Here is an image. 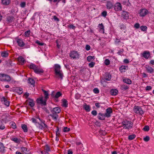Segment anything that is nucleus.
<instances>
[{"instance_id":"nucleus-27","label":"nucleus","mask_w":154,"mask_h":154,"mask_svg":"<svg viewBox=\"0 0 154 154\" xmlns=\"http://www.w3.org/2000/svg\"><path fill=\"white\" fill-rule=\"evenodd\" d=\"M62 95V94L61 93V92L60 91L57 92L55 95L54 96V97L56 98V99L55 100L56 101V102H57L58 101L57 99L61 96Z\"/></svg>"},{"instance_id":"nucleus-14","label":"nucleus","mask_w":154,"mask_h":154,"mask_svg":"<svg viewBox=\"0 0 154 154\" xmlns=\"http://www.w3.org/2000/svg\"><path fill=\"white\" fill-rule=\"evenodd\" d=\"M150 54V52L148 51H145L143 54V57L146 59H148L149 57Z\"/></svg>"},{"instance_id":"nucleus-7","label":"nucleus","mask_w":154,"mask_h":154,"mask_svg":"<svg viewBox=\"0 0 154 154\" xmlns=\"http://www.w3.org/2000/svg\"><path fill=\"white\" fill-rule=\"evenodd\" d=\"M149 13L148 11L146 9H141L139 11V14L140 16L144 17Z\"/></svg>"},{"instance_id":"nucleus-31","label":"nucleus","mask_w":154,"mask_h":154,"mask_svg":"<svg viewBox=\"0 0 154 154\" xmlns=\"http://www.w3.org/2000/svg\"><path fill=\"white\" fill-rule=\"evenodd\" d=\"M28 81L29 83L32 85H34L35 81L33 79L31 78H29L28 79Z\"/></svg>"},{"instance_id":"nucleus-21","label":"nucleus","mask_w":154,"mask_h":154,"mask_svg":"<svg viewBox=\"0 0 154 154\" xmlns=\"http://www.w3.org/2000/svg\"><path fill=\"white\" fill-rule=\"evenodd\" d=\"M38 66H37L34 64L31 63L30 64L29 66V68L30 69H33L34 70V72L35 71V70L38 68Z\"/></svg>"},{"instance_id":"nucleus-55","label":"nucleus","mask_w":154,"mask_h":154,"mask_svg":"<svg viewBox=\"0 0 154 154\" xmlns=\"http://www.w3.org/2000/svg\"><path fill=\"white\" fill-rule=\"evenodd\" d=\"M45 150L46 152H48V151H50V148L49 146L47 145H46L45 147Z\"/></svg>"},{"instance_id":"nucleus-60","label":"nucleus","mask_w":154,"mask_h":154,"mask_svg":"<svg viewBox=\"0 0 154 154\" xmlns=\"http://www.w3.org/2000/svg\"><path fill=\"white\" fill-rule=\"evenodd\" d=\"M105 63L106 65H109L110 63V61L109 60L106 59L105 60Z\"/></svg>"},{"instance_id":"nucleus-59","label":"nucleus","mask_w":154,"mask_h":154,"mask_svg":"<svg viewBox=\"0 0 154 154\" xmlns=\"http://www.w3.org/2000/svg\"><path fill=\"white\" fill-rule=\"evenodd\" d=\"M95 64V63L91 62L88 65L90 67H93L94 66Z\"/></svg>"},{"instance_id":"nucleus-62","label":"nucleus","mask_w":154,"mask_h":154,"mask_svg":"<svg viewBox=\"0 0 154 154\" xmlns=\"http://www.w3.org/2000/svg\"><path fill=\"white\" fill-rule=\"evenodd\" d=\"M91 114L94 116H96L97 115V112L96 110H93L91 112Z\"/></svg>"},{"instance_id":"nucleus-3","label":"nucleus","mask_w":154,"mask_h":154,"mask_svg":"<svg viewBox=\"0 0 154 154\" xmlns=\"http://www.w3.org/2000/svg\"><path fill=\"white\" fill-rule=\"evenodd\" d=\"M134 112L137 114L142 115L144 112L141 108L140 106H135L133 109Z\"/></svg>"},{"instance_id":"nucleus-1","label":"nucleus","mask_w":154,"mask_h":154,"mask_svg":"<svg viewBox=\"0 0 154 154\" xmlns=\"http://www.w3.org/2000/svg\"><path fill=\"white\" fill-rule=\"evenodd\" d=\"M122 124L124 126L123 128L129 129L132 128L133 123L131 121L126 120L122 122Z\"/></svg>"},{"instance_id":"nucleus-58","label":"nucleus","mask_w":154,"mask_h":154,"mask_svg":"<svg viewBox=\"0 0 154 154\" xmlns=\"http://www.w3.org/2000/svg\"><path fill=\"white\" fill-rule=\"evenodd\" d=\"M30 33V31L29 30H27L25 32V35L26 37H27L29 35Z\"/></svg>"},{"instance_id":"nucleus-57","label":"nucleus","mask_w":154,"mask_h":154,"mask_svg":"<svg viewBox=\"0 0 154 154\" xmlns=\"http://www.w3.org/2000/svg\"><path fill=\"white\" fill-rule=\"evenodd\" d=\"M35 43L41 46L43 45L44 44V43L40 42L38 40L36 41L35 42Z\"/></svg>"},{"instance_id":"nucleus-54","label":"nucleus","mask_w":154,"mask_h":154,"mask_svg":"<svg viewBox=\"0 0 154 154\" xmlns=\"http://www.w3.org/2000/svg\"><path fill=\"white\" fill-rule=\"evenodd\" d=\"M99 27L100 29V30H102V31H103V33H104V26H103V25L102 23H101L100 24H99Z\"/></svg>"},{"instance_id":"nucleus-35","label":"nucleus","mask_w":154,"mask_h":154,"mask_svg":"<svg viewBox=\"0 0 154 154\" xmlns=\"http://www.w3.org/2000/svg\"><path fill=\"white\" fill-rule=\"evenodd\" d=\"M8 52L4 51L3 52H2L1 53V56L2 57H6L8 56Z\"/></svg>"},{"instance_id":"nucleus-18","label":"nucleus","mask_w":154,"mask_h":154,"mask_svg":"<svg viewBox=\"0 0 154 154\" xmlns=\"http://www.w3.org/2000/svg\"><path fill=\"white\" fill-rule=\"evenodd\" d=\"M60 109L58 107L54 108L53 109L51 110V112H54L57 114L60 112Z\"/></svg>"},{"instance_id":"nucleus-13","label":"nucleus","mask_w":154,"mask_h":154,"mask_svg":"<svg viewBox=\"0 0 154 154\" xmlns=\"http://www.w3.org/2000/svg\"><path fill=\"white\" fill-rule=\"evenodd\" d=\"M54 69L55 73L62 71L60 70L61 67L58 64H55L54 65Z\"/></svg>"},{"instance_id":"nucleus-41","label":"nucleus","mask_w":154,"mask_h":154,"mask_svg":"<svg viewBox=\"0 0 154 154\" xmlns=\"http://www.w3.org/2000/svg\"><path fill=\"white\" fill-rule=\"evenodd\" d=\"M135 137V135L134 134H132L129 136L128 139L130 140H132L134 139Z\"/></svg>"},{"instance_id":"nucleus-64","label":"nucleus","mask_w":154,"mask_h":154,"mask_svg":"<svg viewBox=\"0 0 154 154\" xmlns=\"http://www.w3.org/2000/svg\"><path fill=\"white\" fill-rule=\"evenodd\" d=\"M90 45H87L85 46V49L87 51H88L90 49Z\"/></svg>"},{"instance_id":"nucleus-46","label":"nucleus","mask_w":154,"mask_h":154,"mask_svg":"<svg viewBox=\"0 0 154 154\" xmlns=\"http://www.w3.org/2000/svg\"><path fill=\"white\" fill-rule=\"evenodd\" d=\"M140 28L142 31H145L146 30L147 27L146 26H141Z\"/></svg>"},{"instance_id":"nucleus-6","label":"nucleus","mask_w":154,"mask_h":154,"mask_svg":"<svg viewBox=\"0 0 154 154\" xmlns=\"http://www.w3.org/2000/svg\"><path fill=\"white\" fill-rule=\"evenodd\" d=\"M113 7L114 10L116 11H121L122 10V5L119 2L116 3Z\"/></svg>"},{"instance_id":"nucleus-28","label":"nucleus","mask_w":154,"mask_h":154,"mask_svg":"<svg viewBox=\"0 0 154 154\" xmlns=\"http://www.w3.org/2000/svg\"><path fill=\"white\" fill-rule=\"evenodd\" d=\"M123 82L128 84H131L132 82L131 79L126 78L123 79Z\"/></svg>"},{"instance_id":"nucleus-24","label":"nucleus","mask_w":154,"mask_h":154,"mask_svg":"<svg viewBox=\"0 0 154 154\" xmlns=\"http://www.w3.org/2000/svg\"><path fill=\"white\" fill-rule=\"evenodd\" d=\"M62 106L65 107H67L68 105V103L67 100L65 99H63L62 100Z\"/></svg>"},{"instance_id":"nucleus-56","label":"nucleus","mask_w":154,"mask_h":154,"mask_svg":"<svg viewBox=\"0 0 154 154\" xmlns=\"http://www.w3.org/2000/svg\"><path fill=\"white\" fill-rule=\"evenodd\" d=\"M93 91L95 94H98L99 92V91L97 88H95L93 89Z\"/></svg>"},{"instance_id":"nucleus-39","label":"nucleus","mask_w":154,"mask_h":154,"mask_svg":"<svg viewBox=\"0 0 154 154\" xmlns=\"http://www.w3.org/2000/svg\"><path fill=\"white\" fill-rule=\"evenodd\" d=\"M121 88H122V89L123 90H126L128 89L129 88L128 86L125 85H122L121 86Z\"/></svg>"},{"instance_id":"nucleus-48","label":"nucleus","mask_w":154,"mask_h":154,"mask_svg":"<svg viewBox=\"0 0 154 154\" xmlns=\"http://www.w3.org/2000/svg\"><path fill=\"white\" fill-rule=\"evenodd\" d=\"M38 125L39 128L40 129L42 130L44 129V126L42 125L41 124H40L39 123H38Z\"/></svg>"},{"instance_id":"nucleus-36","label":"nucleus","mask_w":154,"mask_h":154,"mask_svg":"<svg viewBox=\"0 0 154 154\" xmlns=\"http://www.w3.org/2000/svg\"><path fill=\"white\" fill-rule=\"evenodd\" d=\"M126 69V67L124 66H122L119 68V70L121 72H125Z\"/></svg>"},{"instance_id":"nucleus-4","label":"nucleus","mask_w":154,"mask_h":154,"mask_svg":"<svg viewBox=\"0 0 154 154\" xmlns=\"http://www.w3.org/2000/svg\"><path fill=\"white\" fill-rule=\"evenodd\" d=\"M70 57L73 59H76L79 58V54L77 51H73L70 52Z\"/></svg>"},{"instance_id":"nucleus-38","label":"nucleus","mask_w":154,"mask_h":154,"mask_svg":"<svg viewBox=\"0 0 154 154\" xmlns=\"http://www.w3.org/2000/svg\"><path fill=\"white\" fill-rule=\"evenodd\" d=\"M14 17L12 16H9L7 17V20L10 23H11L13 20Z\"/></svg>"},{"instance_id":"nucleus-33","label":"nucleus","mask_w":154,"mask_h":154,"mask_svg":"<svg viewBox=\"0 0 154 154\" xmlns=\"http://www.w3.org/2000/svg\"><path fill=\"white\" fill-rule=\"evenodd\" d=\"M42 91L44 93L45 98V99L47 100V99L49 98L48 91L43 89L42 90Z\"/></svg>"},{"instance_id":"nucleus-8","label":"nucleus","mask_w":154,"mask_h":154,"mask_svg":"<svg viewBox=\"0 0 154 154\" xmlns=\"http://www.w3.org/2000/svg\"><path fill=\"white\" fill-rule=\"evenodd\" d=\"M112 112V110L111 108H108L106 110V112L105 115L107 118H109L111 116V114Z\"/></svg>"},{"instance_id":"nucleus-26","label":"nucleus","mask_w":154,"mask_h":154,"mask_svg":"<svg viewBox=\"0 0 154 154\" xmlns=\"http://www.w3.org/2000/svg\"><path fill=\"white\" fill-rule=\"evenodd\" d=\"M118 93V91L116 89H112L110 91V93L112 95H116Z\"/></svg>"},{"instance_id":"nucleus-17","label":"nucleus","mask_w":154,"mask_h":154,"mask_svg":"<svg viewBox=\"0 0 154 154\" xmlns=\"http://www.w3.org/2000/svg\"><path fill=\"white\" fill-rule=\"evenodd\" d=\"M106 116L105 114L102 113H99L98 116H97V117L98 119L101 120H103L105 119V118Z\"/></svg>"},{"instance_id":"nucleus-16","label":"nucleus","mask_w":154,"mask_h":154,"mask_svg":"<svg viewBox=\"0 0 154 154\" xmlns=\"http://www.w3.org/2000/svg\"><path fill=\"white\" fill-rule=\"evenodd\" d=\"M34 72L36 73L40 74L43 73L44 72V71L42 69L40 68L38 66V68L35 70Z\"/></svg>"},{"instance_id":"nucleus-45","label":"nucleus","mask_w":154,"mask_h":154,"mask_svg":"<svg viewBox=\"0 0 154 154\" xmlns=\"http://www.w3.org/2000/svg\"><path fill=\"white\" fill-rule=\"evenodd\" d=\"M29 105L32 107H33L35 105L33 101L32 100L31 101H29Z\"/></svg>"},{"instance_id":"nucleus-10","label":"nucleus","mask_w":154,"mask_h":154,"mask_svg":"<svg viewBox=\"0 0 154 154\" xmlns=\"http://www.w3.org/2000/svg\"><path fill=\"white\" fill-rule=\"evenodd\" d=\"M129 13L125 11H123L122 13L121 17L124 19H127L129 17Z\"/></svg>"},{"instance_id":"nucleus-9","label":"nucleus","mask_w":154,"mask_h":154,"mask_svg":"<svg viewBox=\"0 0 154 154\" xmlns=\"http://www.w3.org/2000/svg\"><path fill=\"white\" fill-rule=\"evenodd\" d=\"M55 77L58 79H60L61 80L63 79V73L62 71L57 72L55 73Z\"/></svg>"},{"instance_id":"nucleus-49","label":"nucleus","mask_w":154,"mask_h":154,"mask_svg":"<svg viewBox=\"0 0 154 154\" xmlns=\"http://www.w3.org/2000/svg\"><path fill=\"white\" fill-rule=\"evenodd\" d=\"M150 140V137L148 136H146L143 138V140L145 142H148Z\"/></svg>"},{"instance_id":"nucleus-12","label":"nucleus","mask_w":154,"mask_h":154,"mask_svg":"<svg viewBox=\"0 0 154 154\" xmlns=\"http://www.w3.org/2000/svg\"><path fill=\"white\" fill-rule=\"evenodd\" d=\"M52 113L51 114H50L49 116H51L52 117V119L54 120V121H56L58 117V116L57 114L55 113L54 112H51Z\"/></svg>"},{"instance_id":"nucleus-50","label":"nucleus","mask_w":154,"mask_h":154,"mask_svg":"<svg viewBox=\"0 0 154 154\" xmlns=\"http://www.w3.org/2000/svg\"><path fill=\"white\" fill-rule=\"evenodd\" d=\"M70 128H68L67 127H66L64 128L63 129V131L64 132H68L69 131H70Z\"/></svg>"},{"instance_id":"nucleus-42","label":"nucleus","mask_w":154,"mask_h":154,"mask_svg":"<svg viewBox=\"0 0 154 154\" xmlns=\"http://www.w3.org/2000/svg\"><path fill=\"white\" fill-rule=\"evenodd\" d=\"M68 26L70 29H75V27L74 26L72 25L71 23H70Z\"/></svg>"},{"instance_id":"nucleus-37","label":"nucleus","mask_w":154,"mask_h":154,"mask_svg":"<svg viewBox=\"0 0 154 154\" xmlns=\"http://www.w3.org/2000/svg\"><path fill=\"white\" fill-rule=\"evenodd\" d=\"M11 140L17 143H20V139H18L17 137L12 138Z\"/></svg>"},{"instance_id":"nucleus-32","label":"nucleus","mask_w":154,"mask_h":154,"mask_svg":"<svg viewBox=\"0 0 154 154\" xmlns=\"http://www.w3.org/2000/svg\"><path fill=\"white\" fill-rule=\"evenodd\" d=\"M83 107L86 111L89 112L90 111V106L85 104L84 106Z\"/></svg>"},{"instance_id":"nucleus-22","label":"nucleus","mask_w":154,"mask_h":154,"mask_svg":"<svg viewBox=\"0 0 154 154\" xmlns=\"http://www.w3.org/2000/svg\"><path fill=\"white\" fill-rule=\"evenodd\" d=\"M5 147L3 143L0 142V152L2 153H4L5 150Z\"/></svg>"},{"instance_id":"nucleus-34","label":"nucleus","mask_w":154,"mask_h":154,"mask_svg":"<svg viewBox=\"0 0 154 154\" xmlns=\"http://www.w3.org/2000/svg\"><path fill=\"white\" fill-rule=\"evenodd\" d=\"M21 127L24 132H27L28 131L26 125L25 124L21 125Z\"/></svg>"},{"instance_id":"nucleus-63","label":"nucleus","mask_w":154,"mask_h":154,"mask_svg":"<svg viewBox=\"0 0 154 154\" xmlns=\"http://www.w3.org/2000/svg\"><path fill=\"white\" fill-rule=\"evenodd\" d=\"M92 59V56H88L87 57V60L89 62H90L91 61V60Z\"/></svg>"},{"instance_id":"nucleus-47","label":"nucleus","mask_w":154,"mask_h":154,"mask_svg":"<svg viewBox=\"0 0 154 154\" xmlns=\"http://www.w3.org/2000/svg\"><path fill=\"white\" fill-rule=\"evenodd\" d=\"M144 131H148L149 130V127L148 125L145 126L143 128Z\"/></svg>"},{"instance_id":"nucleus-11","label":"nucleus","mask_w":154,"mask_h":154,"mask_svg":"<svg viewBox=\"0 0 154 154\" xmlns=\"http://www.w3.org/2000/svg\"><path fill=\"white\" fill-rule=\"evenodd\" d=\"M113 5L112 2L108 1L106 2V6L108 9H112L113 7Z\"/></svg>"},{"instance_id":"nucleus-44","label":"nucleus","mask_w":154,"mask_h":154,"mask_svg":"<svg viewBox=\"0 0 154 154\" xmlns=\"http://www.w3.org/2000/svg\"><path fill=\"white\" fill-rule=\"evenodd\" d=\"M11 125L13 128L15 129L16 128V124L14 122H11Z\"/></svg>"},{"instance_id":"nucleus-25","label":"nucleus","mask_w":154,"mask_h":154,"mask_svg":"<svg viewBox=\"0 0 154 154\" xmlns=\"http://www.w3.org/2000/svg\"><path fill=\"white\" fill-rule=\"evenodd\" d=\"M111 78V75L109 73H107L106 74L105 77V79L106 81H109Z\"/></svg>"},{"instance_id":"nucleus-2","label":"nucleus","mask_w":154,"mask_h":154,"mask_svg":"<svg viewBox=\"0 0 154 154\" xmlns=\"http://www.w3.org/2000/svg\"><path fill=\"white\" fill-rule=\"evenodd\" d=\"M10 77L5 74H0V80L1 81H10L11 80Z\"/></svg>"},{"instance_id":"nucleus-20","label":"nucleus","mask_w":154,"mask_h":154,"mask_svg":"<svg viewBox=\"0 0 154 154\" xmlns=\"http://www.w3.org/2000/svg\"><path fill=\"white\" fill-rule=\"evenodd\" d=\"M11 0H2V4L4 5H8L11 2Z\"/></svg>"},{"instance_id":"nucleus-23","label":"nucleus","mask_w":154,"mask_h":154,"mask_svg":"<svg viewBox=\"0 0 154 154\" xmlns=\"http://www.w3.org/2000/svg\"><path fill=\"white\" fill-rule=\"evenodd\" d=\"M146 69L147 70V72L150 73H152L154 72L153 69L149 66L146 67Z\"/></svg>"},{"instance_id":"nucleus-51","label":"nucleus","mask_w":154,"mask_h":154,"mask_svg":"<svg viewBox=\"0 0 154 154\" xmlns=\"http://www.w3.org/2000/svg\"><path fill=\"white\" fill-rule=\"evenodd\" d=\"M5 127L3 124H2V122H0V129L3 130L5 129Z\"/></svg>"},{"instance_id":"nucleus-53","label":"nucleus","mask_w":154,"mask_h":154,"mask_svg":"<svg viewBox=\"0 0 154 154\" xmlns=\"http://www.w3.org/2000/svg\"><path fill=\"white\" fill-rule=\"evenodd\" d=\"M99 133L100 134L104 135L106 134V132L104 131H103L102 130H100L99 131Z\"/></svg>"},{"instance_id":"nucleus-19","label":"nucleus","mask_w":154,"mask_h":154,"mask_svg":"<svg viewBox=\"0 0 154 154\" xmlns=\"http://www.w3.org/2000/svg\"><path fill=\"white\" fill-rule=\"evenodd\" d=\"M17 42L20 46L22 47L24 46V44L22 39H18Z\"/></svg>"},{"instance_id":"nucleus-5","label":"nucleus","mask_w":154,"mask_h":154,"mask_svg":"<svg viewBox=\"0 0 154 154\" xmlns=\"http://www.w3.org/2000/svg\"><path fill=\"white\" fill-rule=\"evenodd\" d=\"M43 97L38 98L36 102L38 104H41V106H45L46 105V100H44Z\"/></svg>"},{"instance_id":"nucleus-29","label":"nucleus","mask_w":154,"mask_h":154,"mask_svg":"<svg viewBox=\"0 0 154 154\" xmlns=\"http://www.w3.org/2000/svg\"><path fill=\"white\" fill-rule=\"evenodd\" d=\"M18 60L21 64H23L25 61L24 58L21 56L19 57L18 58Z\"/></svg>"},{"instance_id":"nucleus-52","label":"nucleus","mask_w":154,"mask_h":154,"mask_svg":"<svg viewBox=\"0 0 154 154\" xmlns=\"http://www.w3.org/2000/svg\"><path fill=\"white\" fill-rule=\"evenodd\" d=\"M26 3L25 2H21L20 4V6L21 8H24L26 6Z\"/></svg>"},{"instance_id":"nucleus-61","label":"nucleus","mask_w":154,"mask_h":154,"mask_svg":"<svg viewBox=\"0 0 154 154\" xmlns=\"http://www.w3.org/2000/svg\"><path fill=\"white\" fill-rule=\"evenodd\" d=\"M107 12L106 11H104L102 13V15L104 17H106L107 15Z\"/></svg>"},{"instance_id":"nucleus-40","label":"nucleus","mask_w":154,"mask_h":154,"mask_svg":"<svg viewBox=\"0 0 154 154\" xmlns=\"http://www.w3.org/2000/svg\"><path fill=\"white\" fill-rule=\"evenodd\" d=\"M31 120H32V122L35 124L37 125L38 124V123H39L38 122V120L36 119L35 118H32L31 119Z\"/></svg>"},{"instance_id":"nucleus-30","label":"nucleus","mask_w":154,"mask_h":154,"mask_svg":"<svg viewBox=\"0 0 154 154\" xmlns=\"http://www.w3.org/2000/svg\"><path fill=\"white\" fill-rule=\"evenodd\" d=\"M16 92L19 94H20L23 92V89L21 88H17L16 89Z\"/></svg>"},{"instance_id":"nucleus-15","label":"nucleus","mask_w":154,"mask_h":154,"mask_svg":"<svg viewBox=\"0 0 154 154\" xmlns=\"http://www.w3.org/2000/svg\"><path fill=\"white\" fill-rule=\"evenodd\" d=\"M1 101L7 106H9V101H8L5 97H3L1 98Z\"/></svg>"},{"instance_id":"nucleus-43","label":"nucleus","mask_w":154,"mask_h":154,"mask_svg":"<svg viewBox=\"0 0 154 154\" xmlns=\"http://www.w3.org/2000/svg\"><path fill=\"white\" fill-rule=\"evenodd\" d=\"M21 149L22 151L26 153H27V149L25 147H22L21 148Z\"/></svg>"}]
</instances>
